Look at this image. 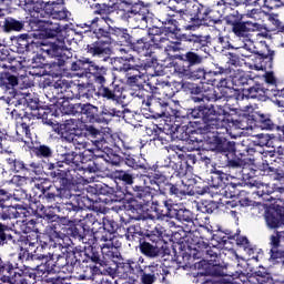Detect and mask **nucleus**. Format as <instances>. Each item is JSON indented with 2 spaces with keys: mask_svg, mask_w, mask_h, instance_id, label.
Segmentation results:
<instances>
[{
  "mask_svg": "<svg viewBox=\"0 0 284 284\" xmlns=\"http://www.w3.org/2000/svg\"><path fill=\"white\" fill-rule=\"evenodd\" d=\"M12 276V267L0 258V284L11 283V284H28V280H26V273L20 271L14 273Z\"/></svg>",
  "mask_w": 284,
  "mask_h": 284,
  "instance_id": "39448f33",
  "label": "nucleus"
},
{
  "mask_svg": "<svg viewBox=\"0 0 284 284\" xmlns=\"http://www.w3.org/2000/svg\"><path fill=\"white\" fill-rule=\"evenodd\" d=\"M205 78V70L197 69L196 71H191V79H204Z\"/></svg>",
  "mask_w": 284,
  "mask_h": 284,
  "instance_id": "603ef678",
  "label": "nucleus"
},
{
  "mask_svg": "<svg viewBox=\"0 0 284 284\" xmlns=\"http://www.w3.org/2000/svg\"><path fill=\"white\" fill-rule=\"evenodd\" d=\"M102 112L109 116H121V111L116 109H104Z\"/></svg>",
  "mask_w": 284,
  "mask_h": 284,
  "instance_id": "5fc2aeb1",
  "label": "nucleus"
},
{
  "mask_svg": "<svg viewBox=\"0 0 284 284\" xmlns=\"http://www.w3.org/2000/svg\"><path fill=\"white\" fill-rule=\"evenodd\" d=\"M265 3H270V0H241L239 1V6H265Z\"/></svg>",
  "mask_w": 284,
  "mask_h": 284,
  "instance_id": "c03bdc74",
  "label": "nucleus"
},
{
  "mask_svg": "<svg viewBox=\"0 0 284 284\" xmlns=\"http://www.w3.org/2000/svg\"><path fill=\"white\" fill-rule=\"evenodd\" d=\"M100 94H101V97H103L104 99H111L112 101H116V99H118V97H116V94L112 91V90H110V89H108V88H101L100 89Z\"/></svg>",
  "mask_w": 284,
  "mask_h": 284,
  "instance_id": "37998d69",
  "label": "nucleus"
},
{
  "mask_svg": "<svg viewBox=\"0 0 284 284\" xmlns=\"http://www.w3.org/2000/svg\"><path fill=\"white\" fill-rule=\"evenodd\" d=\"M57 196H60V199H70L72 196V194L70 193L69 190L62 187L59 190V194H54V193H44V200L47 201V203H53V201L57 199Z\"/></svg>",
  "mask_w": 284,
  "mask_h": 284,
  "instance_id": "a878e982",
  "label": "nucleus"
},
{
  "mask_svg": "<svg viewBox=\"0 0 284 284\" xmlns=\"http://www.w3.org/2000/svg\"><path fill=\"white\" fill-rule=\"evenodd\" d=\"M81 113L89 119V121H94V114H97V106L92 104H84L82 106Z\"/></svg>",
  "mask_w": 284,
  "mask_h": 284,
  "instance_id": "2f4dec72",
  "label": "nucleus"
},
{
  "mask_svg": "<svg viewBox=\"0 0 284 284\" xmlns=\"http://www.w3.org/2000/svg\"><path fill=\"white\" fill-rule=\"evenodd\" d=\"M281 239H284V236H281V231L276 232V234L271 235V260L276 261L278 257V254H281V251H278V245H281Z\"/></svg>",
  "mask_w": 284,
  "mask_h": 284,
  "instance_id": "4be33fe9",
  "label": "nucleus"
},
{
  "mask_svg": "<svg viewBox=\"0 0 284 284\" xmlns=\"http://www.w3.org/2000/svg\"><path fill=\"white\" fill-rule=\"evenodd\" d=\"M174 72L180 77H185V79H192V69H190V64H185L183 61L175 62L173 64Z\"/></svg>",
  "mask_w": 284,
  "mask_h": 284,
  "instance_id": "5701e85b",
  "label": "nucleus"
},
{
  "mask_svg": "<svg viewBox=\"0 0 284 284\" xmlns=\"http://www.w3.org/2000/svg\"><path fill=\"white\" fill-rule=\"evenodd\" d=\"M185 59L189 65H199V63H203V57L199 55L195 52L189 51L185 53Z\"/></svg>",
  "mask_w": 284,
  "mask_h": 284,
  "instance_id": "c756f323",
  "label": "nucleus"
},
{
  "mask_svg": "<svg viewBox=\"0 0 284 284\" xmlns=\"http://www.w3.org/2000/svg\"><path fill=\"white\" fill-rule=\"evenodd\" d=\"M192 101L194 103H205V101H210V98L207 95H203V94H196L192 97Z\"/></svg>",
  "mask_w": 284,
  "mask_h": 284,
  "instance_id": "8fccbe9b",
  "label": "nucleus"
},
{
  "mask_svg": "<svg viewBox=\"0 0 284 284\" xmlns=\"http://www.w3.org/2000/svg\"><path fill=\"white\" fill-rule=\"evenodd\" d=\"M254 70H257V71L265 70V63H263V59L262 58H256L255 64H254Z\"/></svg>",
  "mask_w": 284,
  "mask_h": 284,
  "instance_id": "6e6d98bb",
  "label": "nucleus"
},
{
  "mask_svg": "<svg viewBox=\"0 0 284 284\" xmlns=\"http://www.w3.org/2000/svg\"><path fill=\"white\" fill-rule=\"evenodd\" d=\"M6 30H14L16 32H21L23 30V23L20 21H17L14 19H8L4 22Z\"/></svg>",
  "mask_w": 284,
  "mask_h": 284,
  "instance_id": "7c9ffc66",
  "label": "nucleus"
},
{
  "mask_svg": "<svg viewBox=\"0 0 284 284\" xmlns=\"http://www.w3.org/2000/svg\"><path fill=\"white\" fill-rule=\"evenodd\" d=\"M11 116H12V119H16V121H18L19 120V112H17V110L11 111Z\"/></svg>",
  "mask_w": 284,
  "mask_h": 284,
  "instance_id": "69168bd1",
  "label": "nucleus"
},
{
  "mask_svg": "<svg viewBox=\"0 0 284 284\" xmlns=\"http://www.w3.org/2000/svg\"><path fill=\"white\" fill-rule=\"evenodd\" d=\"M26 121H28V118L17 123L16 134L18 141H22L28 145L32 143V133L30 132V125Z\"/></svg>",
  "mask_w": 284,
  "mask_h": 284,
  "instance_id": "4468645a",
  "label": "nucleus"
},
{
  "mask_svg": "<svg viewBox=\"0 0 284 284\" xmlns=\"http://www.w3.org/2000/svg\"><path fill=\"white\" fill-rule=\"evenodd\" d=\"M114 70H118L119 72H126V77H130V74H132V72H134V67L124 63L122 67H114Z\"/></svg>",
  "mask_w": 284,
  "mask_h": 284,
  "instance_id": "49530a36",
  "label": "nucleus"
},
{
  "mask_svg": "<svg viewBox=\"0 0 284 284\" xmlns=\"http://www.w3.org/2000/svg\"><path fill=\"white\" fill-rule=\"evenodd\" d=\"M250 241L245 236H240L236 239L237 245H248Z\"/></svg>",
  "mask_w": 284,
  "mask_h": 284,
  "instance_id": "bf43d9fd",
  "label": "nucleus"
},
{
  "mask_svg": "<svg viewBox=\"0 0 284 284\" xmlns=\"http://www.w3.org/2000/svg\"><path fill=\"white\" fill-rule=\"evenodd\" d=\"M72 141L75 150H84L82 153L79 154H67L64 156V163L65 165H70L71 170H74V172L81 171V170H88V166L85 163L88 161H92L94 159V155L97 152L101 150V145H103L102 141H91L88 142L83 136H72L70 140Z\"/></svg>",
  "mask_w": 284,
  "mask_h": 284,
  "instance_id": "7ed1b4c3",
  "label": "nucleus"
},
{
  "mask_svg": "<svg viewBox=\"0 0 284 284\" xmlns=\"http://www.w3.org/2000/svg\"><path fill=\"white\" fill-rule=\"evenodd\" d=\"M148 14H150L148 8L136 4L131 11L124 12L122 19H124V21H130L131 23L132 21H136L138 28H140V26L145 28V26H148Z\"/></svg>",
  "mask_w": 284,
  "mask_h": 284,
  "instance_id": "0eeeda50",
  "label": "nucleus"
},
{
  "mask_svg": "<svg viewBox=\"0 0 284 284\" xmlns=\"http://www.w3.org/2000/svg\"><path fill=\"white\" fill-rule=\"evenodd\" d=\"M191 119H202L205 123V130L213 132V130H221L226 128L230 121V113L222 106H196L191 111Z\"/></svg>",
  "mask_w": 284,
  "mask_h": 284,
  "instance_id": "20e7f679",
  "label": "nucleus"
},
{
  "mask_svg": "<svg viewBox=\"0 0 284 284\" xmlns=\"http://www.w3.org/2000/svg\"><path fill=\"white\" fill-rule=\"evenodd\" d=\"M45 6H48V2L43 0H24V10L29 12L30 17H33V19H39V16L43 14L41 12L45 13Z\"/></svg>",
  "mask_w": 284,
  "mask_h": 284,
  "instance_id": "ddd939ff",
  "label": "nucleus"
},
{
  "mask_svg": "<svg viewBox=\"0 0 284 284\" xmlns=\"http://www.w3.org/2000/svg\"><path fill=\"white\" fill-rule=\"evenodd\" d=\"M140 250L142 254H145V256H150L151 258L159 256V252H161V250L159 248V246H156V244H150L148 242L142 243L140 245Z\"/></svg>",
  "mask_w": 284,
  "mask_h": 284,
  "instance_id": "b1692460",
  "label": "nucleus"
},
{
  "mask_svg": "<svg viewBox=\"0 0 284 284\" xmlns=\"http://www.w3.org/2000/svg\"><path fill=\"white\" fill-rule=\"evenodd\" d=\"M164 114L165 116H174L179 119L181 116V111H179V103L176 102H166L164 103Z\"/></svg>",
  "mask_w": 284,
  "mask_h": 284,
  "instance_id": "393cba45",
  "label": "nucleus"
},
{
  "mask_svg": "<svg viewBox=\"0 0 284 284\" xmlns=\"http://www.w3.org/2000/svg\"><path fill=\"white\" fill-rule=\"evenodd\" d=\"M85 65L83 70H88L90 74H94L95 83L103 85L105 83V68H99L97 64L85 60Z\"/></svg>",
  "mask_w": 284,
  "mask_h": 284,
  "instance_id": "2eb2a0df",
  "label": "nucleus"
},
{
  "mask_svg": "<svg viewBox=\"0 0 284 284\" xmlns=\"http://www.w3.org/2000/svg\"><path fill=\"white\" fill-rule=\"evenodd\" d=\"M95 8H99L95 12L100 17L94 18L85 26L93 31V37L99 39V41L88 45L87 50L92 57H105L110 54V30H114V20L110 16L103 14L112 8V4L97 3Z\"/></svg>",
  "mask_w": 284,
  "mask_h": 284,
  "instance_id": "f257e3e1",
  "label": "nucleus"
},
{
  "mask_svg": "<svg viewBox=\"0 0 284 284\" xmlns=\"http://www.w3.org/2000/svg\"><path fill=\"white\" fill-rule=\"evenodd\" d=\"M222 205H225L226 209H230V207H236V201L234 200H225L222 202Z\"/></svg>",
  "mask_w": 284,
  "mask_h": 284,
  "instance_id": "052dcab7",
  "label": "nucleus"
},
{
  "mask_svg": "<svg viewBox=\"0 0 284 284\" xmlns=\"http://www.w3.org/2000/svg\"><path fill=\"white\" fill-rule=\"evenodd\" d=\"M247 92L246 99H261L263 97V90L256 87L250 88Z\"/></svg>",
  "mask_w": 284,
  "mask_h": 284,
  "instance_id": "ea45409f",
  "label": "nucleus"
},
{
  "mask_svg": "<svg viewBox=\"0 0 284 284\" xmlns=\"http://www.w3.org/2000/svg\"><path fill=\"white\" fill-rule=\"evenodd\" d=\"M130 267L132 270H138V272H143V270H145V271L146 270H154V266H143V265L136 263V262L130 263Z\"/></svg>",
  "mask_w": 284,
  "mask_h": 284,
  "instance_id": "de8ad7c7",
  "label": "nucleus"
},
{
  "mask_svg": "<svg viewBox=\"0 0 284 284\" xmlns=\"http://www.w3.org/2000/svg\"><path fill=\"white\" fill-rule=\"evenodd\" d=\"M187 1L189 0H162V3H174L171 7V10H173V12H178V14H180V17H184L185 16V10L187 8Z\"/></svg>",
  "mask_w": 284,
  "mask_h": 284,
  "instance_id": "412c9836",
  "label": "nucleus"
},
{
  "mask_svg": "<svg viewBox=\"0 0 284 284\" xmlns=\"http://www.w3.org/2000/svg\"><path fill=\"white\" fill-rule=\"evenodd\" d=\"M252 28V24L250 22H236L233 23L232 31L236 37L240 39H243V43L250 41L247 37H250V30Z\"/></svg>",
  "mask_w": 284,
  "mask_h": 284,
  "instance_id": "dca6fc26",
  "label": "nucleus"
},
{
  "mask_svg": "<svg viewBox=\"0 0 284 284\" xmlns=\"http://www.w3.org/2000/svg\"><path fill=\"white\" fill-rule=\"evenodd\" d=\"M284 6V0H268V4H266L267 8H271V10H274V8H281Z\"/></svg>",
  "mask_w": 284,
  "mask_h": 284,
  "instance_id": "09e8293b",
  "label": "nucleus"
},
{
  "mask_svg": "<svg viewBox=\"0 0 284 284\" xmlns=\"http://www.w3.org/2000/svg\"><path fill=\"white\" fill-rule=\"evenodd\" d=\"M255 194H257V196H270V194H272V187L267 184H260Z\"/></svg>",
  "mask_w": 284,
  "mask_h": 284,
  "instance_id": "a19ab883",
  "label": "nucleus"
},
{
  "mask_svg": "<svg viewBox=\"0 0 284 284\" xmlns=\"http://www.w3.org/2000/svg\"><path fill=\"white\" fill-rule=\"evenodd\" d=\"M170 192H171L172 194H181V190H179L178 186L174 185V184H171V185H170Z\"/></svg>",
  "mask_w": 284,
  "mask_h": 284,
  "instance_id": "e2e57ef3",
  "label": "nucleus"
},
{
  "mask_svg": "<svg viewBox=\"0 0 284 284\" xmlns=\"http://www.w3.org/2000/svg\"><path fill=\"white\" fill-rule=\"evenodd\" d=\"M232 142L224 140H215V144H213V146L211 148V150H215L216 152H230V150H232Z\"/></svg>",
  "mask_w": 284,
  "mask_h": 284,
  "instance_id": "cd10ccee",
  "label": "nucleus"
},
{
  "mask_svg": "<svg viewBox=\"0 0 284 284\" xmlns=\"http://www.w3.org/2000/svg\"><path fill=\"white\" fill-rule=\"evenodd\" d=\"M205 14H207L205 7L199 3L197 0H187L183 19H189V21H203Z\"/></svg>",
  "mask_w": 284,
  "mask_h": 284,
  "instance_id": "6e6552de",
  "label": "nucleus"
},
{
  "mask_svg": "<svg viewBox=\"0 0 284 284\" xmlns=\"http://www.w3.org/2000/svg\"><path fill=\"white\" fill-rule=\"evenodd\" d=\"M36 154L38 156H50L52 154V150H50L47 145H40L36 149Z\"/></svg>",
  "mask_w": 284,
  "mask_h": 284,
  "instance_id": "a18cd8bd",
  "label": "nucleus"
},
{
  "mask_svg": "<svg viewBox=\"0 0 284 284\" xmlns=\"http://www.w3.org/2000/svg\"><path fill=\"white\" fill-rule=\"evenodd\" d=\"M6 241V234L3 231H0V245H3V242Z\"/></svg>",
  "mask_w": 284,
  "mask_h": 284,
  "instance_id": "338daca9",
  "label": "nucleus"
},
{
  "mask_svg": "<svg viewBox=\"0 0 284 284\" xmlns=\"http://www.w3.org/2000/svg\"><path fill=\"white\" fill-rule=\"evenodd\" d=\"M134 197L139 201H142L140 203H143L144 205H148L152 201V193L150 192V189L143 187V186H134Z\"/></svg>",
  "mask_w": 284,
  "mask_h": 284,
  "instance_id": "6ab92c4d",
  "label": "nucleus"
},
{
  "mask_svg": "<svg viewBox=\"0 0 284 284\" xmlns=\"http://www.w3.org/2000/svg\"><path fill=\"white\" fill-rule=\"evenodd\" d=\"M65 87V83L63 82V80H59L54 83V88L63 90V88Z\"/></svg>",
  "mask_w": 284,
  "mask_h": 284,
  "instance_id": "0e129e2a",
  "label": "nucleus"
},
{
  "mask_svg": "<svg viewBox=\"0 0 284 284\" xmlns=\"http://www.w3.org/2000/svg\"><path fill=\"white\" fill-rule=\"evenodd\" d=\"M41 36L45 37L47 39H53L61 32V26L59 21H52V18L49 20H39Z\"/></svg>",
  "mask_w": 284,
  "mask_h": 284,
  "instance_id": "9d476101",
  "label": "nucleus"
},
{
  "mask_svg": "<svg viewBox=\"0 0 284 284\" xmlns=\"http://www.w3.org/2000/svg\"><path fill=\"white\" fill-rule=\"evenodd\" d=\"M118 179L126 183V185H132V183H134V178L132 174L125 171H118Z\"/></svg>",
  "mask_w": 284,
  "mask_h": 284,
  "instance_id": "e433bc0d",
  "label": "nucleus"
},
{
  "mask_svg": "<svg viewBox=\"0 0 284 284\" xmlns=\"http://www.w3.org/2000/svg\"><path fill=\"white\" fill-rule=\"evenodd\" d=\"M182 88L184 90H189L191 94H201V89L200 87H197L196 84L194 83H191V82H184L182 83Z\"/></svg>",
  "mask_w": 284,
  "mask_h": 284,
  "instance_id": "79ce46f5",
  "label": "nucleus"
},
{
  "mask_svg": "<svg viewBox=\"0 0 284 284\" xmlns=\"http://www.w3.org/2000/svg\"><path fill=\"white\" fill-rule=\"evenodd\" d=\"M45 14L55 21H64L70 12L63 7V0H49L44 7Z\"/></svg>",
  "mask_w": 284,
  "mask_h": 284,
  "instance_id": "423d86ee",
  "label": "nucleus"
},
{
  "mask_svg": "<svg viewBox=\"0 0 284 284\" xmlns=\"http://www.w3.org/2000/svg\"><path fill=\"white\" fill-rule=\"evenodd\" d=\"M230 214H231V216H233V219H236V216H237L236 211H230Z\"/></svg>",
  "mask_w": 284,
  "mask_h": 284,
  "instance_id": "774afa93",
  "label": "nucleus"
},
{
  "mask_svg": "<svg viewBox=\"0 0 284 284\" xmlns=\"http://www.w3.org/2000/svg\"><path fill=\"white\" fill-rule=\"evenodd\" d=\"M12 199V194L8 193L6 190L0 189V207H10L8 201Z\"/></svg>",
  "mask_w": 284,
  "mask_h": 284,
  "instance_id": "4c0bfd02",
  "label": "nucleus"
},
{
  "mask_svg": "<svg viewBox=\"0 0 284 284\" xmlns=\"http://www.w3.org/2000/svg\"><path fill=\"white\" fill-rule=\"evenodd\" d=\"M143 284H152L154 283V275L151 273H144L141 277Z\"/></svg>",
  "mask_w": 284,
  "mask_h": 284,
  "instance_id": "864d4df0",
  "label": "nucleus"
},
{
  "mask_svg": "<svg viewBox=\"0 0 284 284\" xmlns=\"http://www.w3.org/2000/svg\"><path fill=\"white\" fill-rule=\"evenodd\" d=\"M19 85V79L11 74V73H4L0 78V88L2 90H12V88Z\"/></svg>",
  "mask_w": 284,
  "mask_h": 284,
  "instance_id": "aec40b11",
  "label": "nucleus"
},
{
  "mask_svg": "<svg viewBox=\"0 0 284 284\" xmlns=\"http://www.w3.org/2000/svg\"><path fill=\"white\" fill-rule=\"evenodd\" d=\"M267 226L271 230H276V227H281L284 225V222L281 220V215L276 211H266L264 214Z\"/></svg>",
  "mask_w": 284,
  "mask_h": 284,
  "instance_id": "f3484780",
  "label": "nucleus"
},
{
  "mask_svg": "<svg viewBox=\"0 0 284 284\" xmlns=\"http://www.w3.org/2000/svg\"><path fill=\"white\" fill-rule=\"evenodd\" d=\"M102 241H104V243L101 246L102 254H108V252L116 250V247L114 246V241L112 239L108 240L105 239V236H102Z\"/></svg>",
  "mask_w": 284,
  "mask_h": 284,
  "instance_id": "c9c22d12",
  "label": "nucleus"
},
{
  "mask_svg": "<svg viewBox=\"0 0 284 284\" xmlns=\"http://www.w3.org/2000/svg\"><path fill=\"white\" fill-rule=\"evenodd\" d=\"M252 50H254V42L252 40H246L244 44L240 48V54L242 57H250L252 54Z\"/></svg>",
  "mask_w": 284,
  "mask_h": 284,
  "instance_id": "473e14b6",
  "label": "nucleus"
},
{
  "mask_svg": "<svg viewBox=\"0 0 284 284\" xmlns=\"http://www.w3.org/2000/svg\"><path fill=\"white\" fill-rule=\"evenodd\" d=\"M81 123L83 122L80 120H67V122L61 125L62 136L69 141L72 140V136H79V134H81Z\"/></svg>",
  "mask_w": 284,
  "mask_h": 284,
  "instance_id": "9b49d317",
  "label": "nucleus"
},
{
  "mask_svg": "<svg viewBox=\"0 0 284 284\" xmlns=\"http://www.w3.org/2000/svg\"><path fill=\"white\" fill-rule=\"evenodd\" d=\"M200 210H201V212L206 213V214H212V212H214L212 206L205 205V204H202V206H200Z\"/></svg>",
  "mask_w": 284,
  "mask_h": 284,
  "instance_id": "13d9d810",
  "label": "nucleus"
},
{
  "mask_svg": "<svg viewBox=\"0 0 284 284\" xmlns=\"http://www.w3.org/2000/svg\"><path fill=\"white\" fill-rule=\"evenodd\" d=\"M41 50L44 54H48V57H63L65 47H63V44L50 43L43 44Z\"/></svg>",
  "mask_w": 284,
  "mask_h": 284,
  "instance_id": "a211bd4d",
  "label": "nucleus"
},
{
  "mask_svg": "<svg viewBox=\"0 0 284 284\" xmlns=\"http://www.w3.org/2000/svg\"><path fill=\"white\" fill-rule=\"evenodd\" d=\"M176 30V20L169 19L164 22V27H153L149 29V39L151 43L145 41V39H140L136 42V49L145 52V50H150L152 45H155V48H165L166 50H172V52H176V44L170 41V39L174 37Z\"/></svg>",
  "mask_w": 284,
  "mask_h": 284,
  "instance_id": "f03ea898",
  "label": "nucleus"
},
{
  "mask_svg": "<svg viewBox=\"0 0 284 284\" xmlns=\"http://www.w3.org/2000/svg\"><path fill=\"white\" fill-rule=\"evenodd\" d=\"M105 254L106 256H110V258H119V256H121V253H119L116 247L113 251H108Z\"/></svg>",
  "mask_w": 284,
  "mask_h": 284,
  "instance_id": "4d7b16f0",
  "label": "nucleus"
},
{
  "mask_svg": "<svg viewBox=\"0 0 284 284\" xmlns=\"http://www.w3.org/2000/svg\"><path fill=\"white\" fill-rule=\"evenodd\" d=\"M267 21L271 23V30H277V32L284 33V24L283 21L278 18V14L270 13L267 14Z\"/></svg>",
  "mask_w": 284,
  "mask_h": 284,
  "instance_id": "bb28decb",
  "label": "nucleus"
},
{
  "mask_svg": "<svg viewBox=\"0 0 284 284\" xmlns=\"http://www.w3.org/2000/svg\"><path fill=\"white\" fill-rule=\"evenodd\" d=\"M80 130H81V132H85V134H89L90 136H93V138H97V136H99V134H101V131H99L94 126L88 125L83 122L80 123Z\"/></svg>",
  "mask_w": 284,
  "mask_h": 284,
  "instance_id": "72a5a7b5",
  "label": "nucleus"
},
{
  "mask_svg": "<svg viewBox=\"0 0 284 284\" xmlns=\"http://www.w3.org/2000/svg\"><path fill=\"white\" fill-rule=\"evenodd\" d=\"M7 163L12 172H27L24 174H41L43 172L41 164L34 162L26 166L22 161L9 158Z\"/></svg>",
  "mask_w": 284,
  "mask_h": 284,
  "instance_id": "1a4fd4ad",
  "label": "nucleus"
},
{
  "mask_svg": "<svg viewBox=\"0 0 284 284\" xmlns=\"http://www.w3.org/2000/svg\"><path fill=\"white\" fill-rule=\"evenodd\" d=\"M26 245L29 246V250H39V235L37 233H31L27 236Z\"/></svg>",
  "mask_w": 284,
  "mask_h": 284,
  "instance_id": "f704fd0d",
  "label": "nucleus"
},
{
  "mask_svg": "<svg viewBox=\"0 0 284 284\" xmlns=\"http://www.w3.org/2000/svg\"><path fill=\"white\" fill-rule=\"evenodd\" d=\"M265 79H266V83H271V84L276 83V78H274V73H266Z\"/></svg>",
  "mask_w": 284,
  "mask_h": 284,
  "instance_id": "680f3d73",
  "label": "nucleus"
},
{
  "mask_svg": "<svg viewBox=\"0 0 284 284\" xmlns=\"http://www.w3.org/2000/svg\"><path fill=\"white\" fill-rule=\"evenodd\" d=\"M239 0H216V6H239Z\"/></svg>",
  "mask_w": 284,
  "mask_h": 284,
  "instance_id": "3c124183",
  "label": "nucleus"
},
{
  "mask_svg": "<svg viewBox=\"0 0 284 284\" xmlns=\"http://www.w3.org/2000/svg\"><path fill=\"white\" fill-rule=\"evenodd\" d=\"M165 211L162 209V206L155 207V215L153 217H156L158 221H163V219H168L170 216V205L168 202H164Z\"/></svg>",
  "mask_w": 284,
  "mask_h": 284,
  "instance_id": "c85d7f7f",
  "label": "nucleus"
},
{
  "mask_svg": "<svg viewBox=\"0 0 284 284\" xmlns=\"http://www.w3.org/2000/svg\"><path fill=\"white\" fill-rule=\"evenodd\" d=\"M265 12L261 11V9H251L244 13V17H247L248 19H255V21H258L261 17H263Z\"/></svg>",
  "mask_w": 284,
  "mask_h": 284,
  "instance_id": "58836bf2",
  "label": "nucleus"
},
{
  "mask_svg": "<svg viewBox=\"0 0 284 284\" xmlns=\"http://www.w3.org/2000/svg\"><path fill=\"white\" fill-rule=\"evenodd\" d=\"M153 83L154 85L152 82L149 83L153 94H160V97H166V99L174 97V89L169 82L159 81L154 78Z\"/></svg>",
  "mask_w": 284,
  "mask_h": 284,
  "instance_id": "f8f14e48",
  "label": "nucleus"
}]
</instances>
